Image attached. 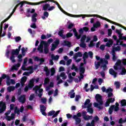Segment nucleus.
I'll list each match as a JSON object with an SVG mask.
<instances>
[{"label": "nucleus", "mask_w": 126, "mask_h": 126, "mask_svg": "<svg viewBox=\"0 0 126 126\" xmlns=\"http://www.w3.org/2000/svg\"><path fill=\"white\" fill-rule=\"evenodd\" d=\"M40 112L46 111V110H47V107H46L44 105H40Z\"/></svg>", "instance_id": "obj_36"}, {"label": "nucleus", "mask_w": 126, "mask_h": 126, "mask_svg": "<svg viewBox=\"0 0 126 126\" xmlns=\"http://www.w3.org/2000/svg\"><path fill=\"white\" fill-rule=\"evenodd\" d=\"M63 46H67V47L70 48V47H71V43L68 41L64 40L63 41Z\"/></svg>", "instance_id": "obj_23"}, {"label": "nucleus", "mask_w": 126, "mask_h": 126, "mask_svg": "<svg viewBox=\"0 0 126 126\" xmlns=\"http://www.w3.org/2000/svg\"><path fill=\"white\" fill-rule=\"evenodd\" d=\"M6 78V83L7 86H9L10 85V77L8 75H6L5 74H2L1 77H0V86L1 85V82H2V80L3 79H5Z\"/></svg>", "instance_id": "obj_3"}, {"label": "nucleus", "mask_w": 126, "mask_h": 126, "mask_svg": "<svg viewBox=\"0 0 126 126\" xmlns=\"http://www.w3.org/2000/svg\"><path fill=\"white\" fill-rule=\"evenodd\" d=\"M48 17H49V12L44 11L43 12V16L41 17V18L43 20H46V18H48Z\"/></svg>", "instance_id": "obj_20"}, {"label": "nucleus", "mask_w": 126, "mask_h": 126, "mask_svg": "<svg viewBox=\"0 0 126 126\" xmlns=\"http://www.w3.org/2000/svg\"><path fill=\"white\" fill-rule=\"evenodd\" d=\"M81 98V96L79 95H76L75 100L76 102L79 101V99Z\"/></svg>", "instance_id": "obj_56"}, {"label": "nucleus", "mask_w": 126, "mask_h": 126, "mask_svg": "<svg viewBox=\"0 0 126 126\" xmlns=\"http://www.w3.org/2000/svg\"><path fill=\"white\" fill-rule=\"evenodd\" d=\"M101 67H102L103 71H105V70H107V69H108V67H107V65L106 64H102L101 66Z\"/></svg>", "instance_id": "obj_45"}, {"label": "nucleus", "mask_w": 126, "mask_h": 126, "mask_svg": "<svg viewBox=\"0 0 126 126\" xmlns=\"http://www.w3.org/2000/svg\"><path fill=\"white\" fill-rule=\"evenodd\" d=\"M107 101L109 103H114V102H115V98H108L107 99Z\"/></svg>", "instance_id": "obj_54"}, {"label": "nucleus", "mask_w": 126, "mask_h": 126, "mask_svg": "<svg viewBox=\"0 0 126 126\" xmlns=\"http://www.w3.org/2000/svg\"><path fill=\"white\" fill-rule=\"evenodd\" d=\"M61 77H62V79L65 80L67 78V76L65 75V73L64 72L61 73L60 75H57V80H60Z\"/></svg>", "instance_id": "obj_7"}, {"label": "nucleus", "mask_w": 126, "mask_h": 126, "mask_svg": "<svg viewBox=\"0 0 126 126\" xmlns=\"http://www.w3.org/2000/svg\"><path fill=\"white\" fill-rule=\"evenodd\" d=\"M61 112V110H58L54 113V115H53L52 118H56L59 116V114Z\"/></svg>", "instance_id": "obj_47"}, {"label": "nucleus", "mask_w": 126, "mask_h": 126, "mask_svg": "<svg viewBox=\"0 0 126 126\" xmlns=\"http://www.w3.org/2000/svg\"><path fill=\"white\" fill-rule=\"evenodd\" d=\"M15 40L16 42H19V41H21V37L20 36H17L15 38Z\"/></svg>", "instance_id": "obj_64"}, {"label": "nucleus", "mask_w": 126, "mask_h": 126, "mask_svg": "<svg viewBox=\"0 0 126 126\" xmlns=\"http://www.w3.org/2000/svg\"><path fill=\"white\" fill-rule=\"evenodd\" d=\"M49 47H50V46L48 45V43H46V42H44L43 52L44 54H45V55H47V54H49Z\"/></svg>", "instance_id": "obj_9"}, {"label": "nucleus", "mask_w": 126, "mask_h": 126, "mask_svg": "<svg viewBox=\"0 0 126 126\" xmlns=\"http://www.w3.org/2000/svg\"><path fill=\"white\" fill-rule=\"evenodd\" d=\"M22 50V55H23V57H25V52L26 51V50H25V48L23 47L21 49Z\"/></svg>", "instance_id": "obj_57"}, {"label": "nucleus", "mask_w": 126, "mask_h": 126, "mask_svg": "<svg viewBox=\"0 0 126 126\" xmlns=\"http://www.w3.org/2000/svg\"><path fill=\"white\" fill-rule=\"evenodd\" d=\"M52 45H54V46L58 47L59 45H60V40L59 39H56L54 41V44H52Z\"/></svg>", "instance_id": "obj_38"}, {"label": "nucleus", "mask_w": 126, "mask_h": 126, "mask_svg": "<svg viewBox=\"0 0 126 126\" xmlns=\"http://www.w3.org/2000/svg\"><path fill=\"white\" fill-rule=\"evenodd\" d=\"M50 72H51L50 74L51 76H54L56 74V69L54 67L51 68L50 69Z\"/></svg>", "instance_id": "obj_30"}, {"label": "nucleus", "mask_w": 126, "mask_h": 126, "mask_svg": "<svg viewBox=\"0 0 126 126\" xmlns=\"http://www.w3.org/2000/svg\"><path fill=\"white\" fill-rule=\"evenodd\" d=\"M89 54L87 52H85L83 54V59H88Z\"/></svg>", "instance_id": "obj_52"}, {"label": "nucleus", "mask_w": 126, "mask_h": 126, "mask_svg": "<svg viewBox=\"0 0 126 126\" xmlns=\"http://www.w3.org/2000/svg\"><path fill=\"white\" fill-rule=\"evenodd\" d=\"M39 89H40V87L39 86H35L32 89L33 91H35V94H37Z\"/></svg>", "instance_id": "obj_33"}, {"label": "nucleus", "mask_w": 126, "mask_h": 126, "mask_svg": "<svg viewBox=\"0 0 126 126\" xmlns=\"http://www.w3.org/2000/svg\"><path fill=\"white\" fill-rule=\"evenodd\" d=\"M49 7H50V4L46 3L43 5L42 10H44V11H47V10H49Z\"/></svg>", "instance_id": "obj_22"}, {"label": "nucleus", "mask_w": 126, "mask_h": 126, "mask_svg": "<svg viewBox=\"0 0 126 126\" xmlns=\"http://www.w3.org/2000/svg\"><path fill=\"white\" fill-rule=\"evenodd\" d=\"M80 47L84 49L86 48V44H85V42H81L80 44Z\"/></svg>", "instance_id": "obj_49"}, {"label": "nucleus", "mask_w": 126, "mask_h": 126, "mask_svg": "<svg viewBox=\"0 0 126 126\" xmlns=\"http://www.w3.org/2000/svg\"><path fill=\"white\" fill-rule=\"evenodd\" d=\"M45 44V41L42 40L40 42L39 45L37 47V51L39 52V54H43L44 51L43 49L44 48V45Z\"/></svg>", "instance_id": "obj_5"}, {"label": "nucleus", "mask_w": 126, "mask_h": 126, "mask_svg": "<svg viewBox=\"0 0 126 126\" xmlns=\"http://www.w3.org/2000/svg\"><path fill=\"white\" fill-rule=\"evenodd\" d=\"M15 113H16V114H17L18 115H19V114H20V111L19 110V109H18V108H17V107H16L15 108V110H14Z\"/></svg>", "instance_id": "obj_58"}, {"label": "nucleus", "mask_w": 126, "mask_h": 126, "mask_svg": "<svg viewBox=\"0 0 126 126\" xmlns=\"http://www.w3.org/2000/svg\"><path fill=\"white\" fill-rule=\"evenodd\" d=\"M58 47L56 46L55 45H54L53 44L52 45V47L51 48V52H54V51L55 50H56V49H57Z\"/></svg>", "instance_id": "obj_60"}, {"label": "nucleus", "mask_w": 126, "mask_h": 126, "mask_svg": "<svg viewBox=\"0 0 126 126\" xmlns=\"http://www.w3.org/2000/svg\"><path fill=\"white\" fill-rule=\"evenodd\" d=\"M27 77L26 76H24L21 78L20 83L22 87H23L24 85H25V82L27 81Z\"/></svg>", "instance_id": "obj_15"}, {"label": "nucleus", "mask_w": 126, "mask_h": 126, "mask_svg": "<svg viewBox=\"0 0 126 126\" xmlns=\"http://www.w3.org/2000/svg\"><path fill=\"white\" fill-rule=\"evenodd\" d=\"M123 66L122 65V61L119 60L115 63V65L114 66V68L115 70H118L120 67Z\"/></svg>", "instance_id": "obj_8"}, {"label": "nucleus", "mask_w": 126, "mask_h": 126, "mask_svg": "<svg viewBox=\"0 0 126 126\" xmlns=\"http://www.w3.org/2000/svg\"><path fill=\"white\" fill-rule=\"evenodd\" d=\"M73 119L75 120V125L76 126H77V125H79L80 123H81V119L79 118V117H77L76 116V115H73Z\"/></svg>", "instance_id": "obj_10"}, {"label": "nucleus", "mask_w": 126, "mask_h": 126, "mask_svg": "<svg viewBox=\"0 0 126 126\" xmlns=\"http://www.w3.org/2000/svg\"><path fill=\"white\" fill-rule=\"evenodd\" d=\"M115 86L117 89H119L121 87V84L119 82H115Z\"/></svg>", "instance_id": "obj_44"}, {"label": "nucleus", "mask_w": 126, "mask_h": 126, "mask_svg": "<svg viewBox=\"0 0 126 126\" xmlns=\"http://www.w3.org/2000/svg\"><path fill=\"white\" fill-rule=\"evenodd\" d=\"M6 110V104L5 102L1 101L0 102V114L3 113Z\"/></svg>", "instance_id": "obj_4"}, {"label": "nucleus", "mask_w": 126, "mask_h": 126, "mask_svg": "<svg viewBox=\"0 0 126 126\" xmlns=\"http://www.w3.org/2000/svg\"><path fill=\"white\" fill-rule=\"evenodd\" d=\"M116 106L115 105V112H118L119 110H120V107H119V106H120V104L119 103L116 102L115 103Z\"/></svg>", "instance_id": "obj_32"}, {"label": "nucleus", "mask_w": 126, "mask_h": 126, "mask_svg": "<svg viewBox=\"0 0 126 126\" xmlns=\"http://www.w3.org/2000/svg\"><path fill=\"white\" fill-rule=\"evenodd\" d=\"M63 34V30H61L58 32V35L61 37Z\"/></svg>", "instance_id": "obj_62"}, {"label": "nucleus", "mask_w": 126, "mask_h": 126, "mask_svg": "<svg viewBox=\"0 0 126 126\" xmlns=\"http://www.w3.org/2000/svg\"><path fill=\"white\" fill-rule=\"evenodd\" d=\"M116 32L117 33V34H118V35H119L118 36L119 38H120V37H122L123 35V34L122 33V32H121V31H120V30H116Z\"/></svg>", "instance_id": "obj_48"}, {"label": "nucleus", "mask_w": 126, "mask_h": 126, "mask_svg": "<svg viewBox=\"0 0 126 126\" xmlns=\"http://www.w3.org/2000/svg\"><path fill=\"white\" fill-rule=\"evenodd\" d=\"M32 72H33V70H32L30 72H25L23 73V75H26L27 76H28L29 74H32Z\"/></svg>", "instance_id": "obj_51"}, {"label": "nucleus", "mask_w": 126, "mask_h": 126, "mask_svg": "<svg viewBox=\"0 0 126 126\" xmlns=\"http://www.w3.org/2000/svg\"><path fill=\"white\" fill-rule=\"evenodd\" d=\"M61 112V110H58L54 113V115H53L52 118H56L59 116V114Z\"/></svg>", "instance_id": "obj_46"}, {"label": "nucleus", "mask_w": 126, "mask_h": 126, "mask_svg": "<svg viewBox=\"0 0 126 126\" xmlns=\"http://www.w3.org/2000/svg\"><path fill=\"white\" fill-rule=\"evenodd\" d=\"M68 78L70 80H67V82H69V83H70V82H72V80L73 79V78L72 77V76H71V74H69L68 75Z\"/></svg>", "instance_id": "obj_35"}, {"label": "nucleus", "mask_w": 126, "mask_h": 126, "mask_svg": "<svg viewBox=\"0 0 126 126\" xmlns=\"http://www.w3.org/2000/svg\"><path fill=\"white\" fill-rule=\"evenodd\" d=\"M46 0L41 1L38 2H36V3L28 2L27 4H30V5H38V4H41V3H46Z\"/></svg>", "instance_id": "obj_13"}, {"label": "nucleus", "mask_w": 126, "mask_h": 126, "mask_svg": "<svg viewBox=\"0 0 126 126\" xmlns=\"http://www.w3.org/2000/svg\"><path fill=\"white\" fill-rule=\"evenodd\" d=\"M90 103V99H87L85 102L84 105L85 106H87V105H88Z\"/></svg>", "instance_id": "obj_61"}, {"label": "nucleus", "mask_w": 126, "mask_h": 126, "mask_svg": "<svg viewBox=\"0 0 126 126\" xmlns=\"http://www.w3.org/2000/svg\"><path fill=\"white\" fill-rule=\"evenodd\" d=\"M39 94H37L38 97L39 98H42V96H43V89H41L39 88L38 90Z\"/></svg>", "instance_id": "obj_29"}, {"label": "nucleus", "mask_w": 126, "mask_h": 126, "mask_svg": "<svg viewBox=\"0 0 126 126\" xmlns=\"http://www.w3.org/2000/svg\"><path fill=\"white\" fill-rule=\"evenodd\" d=\"M45 1H46V3L48 2V1H50V2H53L54 3H55V4L58 6L59 8H61L62 7H61V5L59 2H58L57 1H55L54 0H45Z\"/></svg>", "instance_id": "obj_18"}, {"label": "nucleus", "mask_w": 126, "mask_h": 126, "mask_svg": "<svg viewBox=\"0 0 126 126\" xmlns=\"http://www.w3.org/2000/svg\"><path fill=\"white\" fill-rule=\"evenodd\" d=\"M18 101L21 104H24L26 102V95L22 94L18 97Z\"/></svg>", "instance_id": "obj_6"}, {"label": "nucleus", "mask_w": 126, "mask_h": 126, "mask_svg": "<svg viewBox=\"0 0 126 126\" xmlns=\"http://www.w3.org/2000/svg\"><path fill=\"white\" fill-rule=\"evenodd\" d=\"M93 118V116L89 115H86L83 117V119L85 120V121H89V120H92Z\"/></svg>", "instance_id": "obj_28"}, {"label": "nucleus", "mask_w": 126, "mask_h": 126, "mask_svg": "<svg viewBox=\"0 0 126 126\" xmlns=\"http://www.w3.org/2000/svg\"><path fill=\"white\" fill-rule=\"evenodd\" d=\"M88 54L91 59H93V52L92 51H89Z\"/></svg>", "instance_id": "obj_59"}, {"label": "nucleus", "mask_w": 126, "mask_h": 126, "mask_svg": "<svg viewBox=\"0 0 126 126\" xmlns=\"http://www.w3.org/2000/svg\"><path fill=\"white\" fill-rule=\"evenodd\" d=\"M23 57V56L22 54H19L18 56V59H19L18 60V63H21V62H22V61H23V59H22Z\"/></svg>", "instance_id": "obj_37"}, {"label": "nucleus", "mask_w": 126, "mask_h": 126, "mask_svg": "<svg viewBox=\"0 0 126 126\" xmlns=\"http://www.w3.org/2000/svg\"><path fill=\"white\" fill-rule=\"evenodd\" d=\"M86 40V35H83L81 38V42H85Z\"/></svg>", "instance_id": "obj_53"}, {"label": "nucleus", "mask_w": 126, "mask_h": 126, "mask_svg": "<svg viewBox=\"0 0 126 126\" xmlns=\"http://www.w3.org/2000/svg\"><path fill=\"white\" fill-rule=\"evenodd\" d=\"M101 63L99 62L95 61L94 62V66L95 69H98L100 66H101Z\"/></svg>", "instance_id": "obj_25"}, {"label": "nucleus", "mask_w": 126, "mask_h": 126, "mask_svg": "<svg viewBox=\"0 0 126 126\" xmlns=\"http://www.w3.org/2000/svg\"><path fill=\"white\" fill-rule=\"evenodd\" d=\"M51 58L52 60H54V61H58L59 59H60V56L59 55H56L55 56V55H52L51 56Z\"/></svg>", "instance_id": "obj_31"}, {"label": "nucleus", "mask_w": 126, "mask_h": 126, "mask_svg": "<svg viewBox=\"0 0 126 126\" xmlns=\"http://www.w3.org/2000/svg\"><path fill=\"white\" fill-rule=\"evenodd\" d=\"M109 73L111 74V75H113L114 78L117 77V74H118V73L115 71L113 68H110L109 69Z\"/></svg>", "instance_id": "obj_14"}, {"label": "nucleus", "mask_w": 126, "mask_h": 126, "mask_svg": "<svg viewBox=\"0 0 126 126\" xmlns=\"http://www.w3.org/2000/svg\"><path fill=\"white\" fill-rule=\"evenodd\" d=\"M88 113H90V114H93V112H94V109L92 108H87Z\"/></svg>", "instance_id": "obj_50"}, {"label": "nucleus", "mask_w": 126, "mask_h": 126, "mask_svg": "<svg viewBox=\"0 0 126 126\" xmlns=\"http://www.w3.org/2000/svg\"><path fill=\"white\" fill-rule=\"evenodd\" d=\"M73 92H74V90H72L70 92L68 93L69 95H70V98H71V99L75 97V93H73Z\"/></svg>", "instance_id": "obj_21"}, {"label": "nucleus", "mask_w": 126, "mask_h": 126, "mask_svg": "<svg viewBox=\"0 0 126 126\" xmlns=\"http://www.w3.org/2000/svg\"><path fill=\"white\" fill-rule=\"evenodd\" d=\"M59 9H60V10L62 12H63V13H64V14H65V15H67V16H70V17H77V16H76V15L70 14L66 12L65 11H64L63 10V8H62V7L61 8H60Z\"/></svg>", "instance_id": "obj_11"}, {"label": "nucleus", "mask_w": 126, "mask_h": 126, "mask_svg": "<svg viewBox=\"0 0 126 126\" xmlns=\"http://www.w3.org/2000/svg\"><path fill=\"white\" fill-rule=\"evenodd\" d=\"M95 100L97 101L99 104L97 102L94 103V105L95 108H97L99 110H102L103 106H101L100 105H103L104 104V102L102 100V96L99 94H96L95 96Z\"/></svg>", "instance_id": "obj_1"}, {"label": "nucleus", "mask_w": 126, "mask_h": 126, "mask_svg": "<svg viewBox=\"0 0 126 126\" xmlns=\"http://www.w3.org/2000/svg\"><path fill=\"white\" fill-rule=\"evenodd\" d=\"M55 113H56V111L54 110L50 111L48 113V116L49 117H51V116H54Z\"/></svg>", "instance_id": "obj_42"}, {"label": "nucleus", "mask_w": 126, "mask_h": 126, "mask_svg": "<svg viewBox=\"0 0 126 126\" xmlns=\"http://www.w3.org/2000/svg\"><path fill=\"white\" fill-rule=\"evenodd\" d=\"M114 50H115L116 52H120V51H121V46H118L117 47H115Z\"/></svg>", "instance_id": "obj_63"}, {"label": "nucleus", "mask_w": 126, "mask_h": 126, "mask_svg": "<svg viewBox=\"0 0 126 126\" xmlns=\"http://www.w3.org/2000/svg\"><path fill=\"white\" fill-rule=\"evenodd\" d=\"M114 110L115 111V105L110 106V108L108 109V113L109 115H112V114H113Z\"/></svg>", "instance_id": "obj_17"}, {"label": "nucleus", "mask_w": 126, "mask_h": 126, "mask_svg": "<svg viewBox=\"0 0 126 126\" xmlns=\"http://www.w3.org/2000/svg\"><path fill=\"white\" fill-rule=\"evenodd\" d=\"M7 90L8 92L10 93V92H11V91H14V90H15V87H14V86H9V87H7Z\"/></svg>", "instance_id": "obj_26"}, {"label": "nucleus", "mask_w": 126, "mask_h": 126, "mask_svg": "<svg viewBox=\"0 0 126 126\" xmlns=\"http://www.w3.org/2000/svg\"><path fill=\"white\" fill-rule=\"evenodd\" d=\"M44 70L45 72L46 76H49L50 75V69L48 68L47 66H45Z\"/></svg>", "instance_id": "obj_24"}, {"label": "nucleus", "mask_w": 126, "mask_h": 126, "mask_svg": "<svg viewBox=\"0 0 126 126\" xmlns=\"http://www.w3.org/2000/svg\"><path fill=\"white\" fill-rule=\"evenodd\" d=\"M70 31H73V33H74V35L75 36V37L78 40H79V39L81 38V34L78 35V33H77V31H76V29L74 28L72 30H71Z\"/></svg>", "instance_id": "obj_12"}, {"label": "nucleus", "mask_w": 126, "mask_h": 126, "mask_svg": "<svg viewBox=\"0 0 126 126\" xmlns=\"http://www.w3.org/2000/svg\"><path fill=\"white\" fill-rule=\"evenodd\" d=\"M113 44H114V41L112 39H110L109 40L108 42L106 43V47L110 48L111 46H113Z\"/></svg>", "instance_id": "obj_19"}, {"label": "nucleus", "mask_w": 126, "mask_h": 126, "mask_svg": "<svg viewBox=\"0 0 126 126\" xmlns=\"http://www.w3.org/2000/svg\"><path fill=\"white\" fill-rule=\"evenodd\" d=\"M73 36V34L70 32H68L66 34V38H70V37H72Z\"/></svg>", "instance_id": "obj_55"}, {"label": "nucleus", "mask_w": 126, "mask_h": 126, "mask_svg": "<svg viewBox=\"0 0 126 126\" xmlns=\"http://www.w3.org/2000/svg\"><path fill=\"white\" fill-rule=\"evenodd\" d=\"M118 69L120 70H122L121 73L119 74H121V75H125V74H126V69L124 67L121 66L119 67Z\"/></svg>", "instance_id": "obj_16"}, {"label": "nucleus", "mask_w": 126, "mask_h": 126, "mask_svg": "<svg viewBox=\"0 0 126 126\" xmlns=\"http://www.w3.org/2000/svg\"><path fill=\"white\" fill-rule=\"evenodd\" d=\"M121 104L122 107H125V106H126V100L122 99L121 101Z\"/></svg>", "instance_id": "obj_39"}, {"label": "nucleus", "mask_w": 126, "mask_h": 126, "mask_svg": "<svg viewBox=\"0 0 126 126\" xmlns=\"http://www.w3.org/2000/svg\"><path fill=\"white\" fill-rule=\"evenodd\" d=\"M85 72V68L84 67H80V74H84Z\"/></svg>", "instance_id": "obj_34"}, {"label": "nucleus", "mask_w": 126, "mask_h": 126, "mask_svg": "<svg viewBox=\"0 0 126 126\" xmlns=\"http://www.w3.org/2000/svg\"><path fill=\"white\" fill-rule=\"evenodd\" d=\"M50 83V79L48 77L45 78L44 80V85H47Z\"/></svg>", "instance_id": "obj_43"}, {"label": "nucleus", "mask_w": 126, "mask_h": 126, "mask_svg": "<svg viewBox=\"0 0 126 126\" xmlns=\"http://www.w3.org/2000/svg\"><path fill=\"white\" fill-rule=\"evenodd\" d=\"M54 40L53 39V38H50L47 40V42L46 41H44L45 42V44H47L48 45V46H50V44L51 43H53Z\"/></svg>", "instance_id": "obj_40"}, {"label": "nucleus", "mask_w": 126, "mask_h": 126, "mask_svg": "<svg viewBox=\"0 0 126 126\" xmlns=\"http://www.w3.org/2000/svg\"><path fill=\"white\" fill-rule=\"evenodd\" d=\"M21 49V45L19 46L18 49H13L11 50V57H10V60L11 61L12 63H15L16 61L15 60V56H18L19 55V52Z\"/></svg>", "instance_id": "obj_2"}, {"label": "nucleus", "mask_w": 126, "mask_h": 126, "mask_svg": "<svg viewBox=\"0 0 126 126\" xmlns=\"http://www.w3.org/2000/svg\"><path fill=\"white\" fill-rule=\"evenodd\" d=\"M101 26V23L99 21H96V22L93 25V27L94 28H98Z\"/></svg>", "instance_id": "obj_27"}, {"label": "nucleus", "mask_w": 126, "mask_h": 126, "mask_svg": "<svg viewBox=\"0 0 126 126\" xmlns=\"http://www.w3.org/2000/svg\"><path fill=\"white\" fill-rule=\"evenodd\" d=\"M119 124H120L121 125L124 124V123H126V118L124 120H123V118H120L118 122Z\"/></svg>", "instance_id": "obj_41"}]
</instances>
